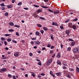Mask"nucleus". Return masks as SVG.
Listing matches in <instances>:
<instances>
[{"label": "nucleus", "instance_id": "a19ab883", "mask_svg": "<svg viewBox=\"0 0 79 79\" xmlns=\"http://www.w3.org/2000/svg\"><path fill=\"white\" fill-rule=\"evenodd\" d=\"M29 55L30 56H33V54L31 52H30L29 53Z\"/></svg>", "mask_w": 79, "mask_h": 79}, {"label": "nucleus", "instance_id": "72a5a7b5", "mask_svg": "<svg viewBox=\"0 0 79 79\" xmlns=\"http://www.w3.org/2000/svg\"><path fill=\"white\" fill-rule=\"evenodd\" d=\"M48 11H50V12H51V13H53V10H51L50 9H48Z\"/></svg>", "mask_w": 79, "mask_h": 79}, {"label": "nucleus", "instance_id": "09e8293b", "mask_svg": "<svg viewBox=\"0 0 79 79\" xmlns=\"http://www.w3.org/2000/svg\"><path fill=\"white\" fill-rule=\"evenodd\" d=\"M60 28L61 29H64V27L61 26H60Z\"/></svg>", "mask_w": 79, "mask_h": 79}, {"label": "nucleus", "instance_id": "864d4df0", "mask_svg": "<svg viewBox=\"0 0 79 79\" xmlns=\"http://www.w3.org/2000/svg\"><path fill=\"white\" fill-rule=\"evenodd\" d=\"M63 64L64 65V66H68V64Z\"/></svg>", "mask_w": 79, "mask_h": 79}, {"label": "nucleus", "instance_id": "2f4dec72", "mask_svg": "<svg viewBox=\"0 0 79 79\" xmlns=\"http://www.w3.org/2000/svg\"><path fill=\"white\" fill-rule=\"evenodd\" d=\"M14 27H18V28H19V27H20V26H19V25H15V26H14Z\"/></svg>", "mask_w": 79, "mask_h": 79}, {"label": "nucleus", "instance_id": "7ed1b4c3", "mask_svg": "<svg viewBox=\"0 0 79 79\" xmlns=\"http://www.w3.org/2000/svg\"><path fill=\"white\" fill-rule=\"evenodd\" d=\"M73 73L70 72H69L67 74L66 76L67 77H68L69 78H70V77H71V76H73Z\"/></svg>", "mask_w": 79, "mask_h": 79}, {"label": "nucleus", "instance_id": "f704fd0d", "mask_svg": "<svg viewBox=\"0 0 79 79\" xmlns=\"http://www.w3.org/2000/svg\"><path fill=\"white\" fill-rule=\"evenodd\" d=\"M5 15L6 16H8V12H6L5 14Z\"/></svg>", "mask_w": 79, "mask_h": 79}, {"label": "nucleus", "instance_id": "9d476101", "mask_svg": "<svg viewBox=\"0 0 79 79\" xmlns=\"http://www.w3.org/2000/svg\"><path fill=\"white\" fill-rule=\"evenodd\" d=\"M35 44H36L37 45H39V44H40V42L38 40L35 41Z\"/></svg>", "mask_w": 79, "mask_h": 79}, {"label": "nucleus", "instance_id": "5fc2aeb1", "mask_svg": "<svg viewBox=\"0 0 79 79\" xmlns=\"http://www.w3.org/2000/svg\"><path fill=\"white\" fill-rule=\"evenodd\" d=\"M5 10V7H2V10Z\"/></svg>", "mask_w": 79, "mask_h": 79}, {"label": "nucleus", "instance_id": "f8f14e48", "mask_svg": "<svg viewBox=\"0 0 79 79\" xmlns=\"http://www.w3.org/2000/svg\"><path fill=\"white\" fill-rule=\"evenodd\" d=\"M9 25L11 26H14V23H13V22H10L9 23Z\"/></svg>", "mask_w": 79, "mask_h": 79}, {"label": "nucleus", "instance_id": "423d86ee", "mask_svg": "<svg viewBox=\"0 0 79 79\" xmlns=\"http://www.w3.org/2000/svg\"><path fill=\"white\" fill-rule=\"evenodd\" d=\"M72 25L73 24H72V23H68V26L69 27H70V28H72V27L73 26Z\"/></svg>", "mask_w": 79, "mask_h": 79}, {"label": "nucleus", "instance_id": "58836bf2", "mask_svg": "<svg viewBox=\"0 0 79 79\" xmlns=\"http://www.w3.org/2000/svg\"><path fill=\"white\" fill-rule=\"evenodd\" d=\"M71 48L70 47L68 48L67 49V50H68V51H71Z\"/></svg>", "mask_w": 79, "mask_h": 79}, {"label": "nucleus", "instance_id": "13d9d810", "mask_svg": "<svg viewBox=\"0 0 79 79\" xmlns=\"http://www.w3.org/2000/svg\"><path fill=\"white\" fill-rule=\"evenodd\" d=\"M63 69H67V67H66L65 66H63Z\"/></svg>", "mask_w": 79, "mask_h": 79}, {"label": "nucleus", "instance_id": "4468645a", "mask_svg": "<svg viewBox=\"0 0 79 79\" xmlns=\"http://www.w3.org/2000/svg\"><path fill=\"white\" fill-rule=\"evenodd\" d=\"M56 74L58 76H61V73L60 72L56 73Z\"/></svg>", "mask_w": 79, "mask_h": 79}, {"label": "nucleus", "instance_id": "a878e982", "mask_svg": "<svg viewBox=\"0 0 79 79\" xmlns=\"http://www.w3.org/2000/svg\"><path fill=\"white\" fill-rule=\"evenodd\" d=\"M68 22H69V19H67V20H66L65 21V23H68Z\"/></svg>", "mask_w": 79, "mask_h": 79}, {"label": "nucleus", "instance_id": "4be33fe9", "mask_svg": "<svg viewBox=\"0 0 79 79\" xmlns=\"http://www.w3.org/2000/svg\"><path fill=\"white\" fill-rule=\"evenodd\" d=\"M4 35L6 37H8V36H10V35H11V34H6Z\"/></svg>", "mask_w": 79, "mask_h": 79}, {"label": "nucleus", "instance_id": "052dcab7", "mask_svg": "<svg viewBox=\"0 0 79 79\" xmlns=\"http://www.w3.org/2000/svg\"><path fill=\"white\" fill-rule=\"evenodd\" d=\"M54 46H52L51 47V49H53V48H54Z\"/></svg>", "mask_w": 79, "mask_h": 79}, {"label": "nucleus", "instance_id": "b1692460", "mask_svg": "<svg viewBox=\"0 0 79 79\" xmlns=\"http://www.w3.org/2000/svg\"><path fill=\"white\" fill-rule=\"evenodd\" d=\"M41 7L42 8H45V9H47L48 8V7L46 6H41Z\"/></svg>", "mask_w": 79, "mask_h": 79}, {"label": "nucleus", "instance_id": "4c0bfd02", "mask_svg": "<svg viewBox=\"0 0 79 79\" xmlns=\"http://www.w3.org/2000/svg\"><path fill=\"white\" fill-rule=\"evenodd\" d=\"M41 11H42V10H41V9L38 10L37 11V12H38V13H40V12H41Z\"/></svg>", "mask_w": 79, "mask_h": 79}, {"label": "nucleus", "instance_id": "393cba45", "mask_svg": "<svg viewBox=\"0 0 79 79\" xmlns=\"http://www.w3.org/2000/svg\"><path fill=\"white\" fill-rule=\"evenodd\" d=\"M38 65H39L40 66L42 65V63L41 62H38Z\"/></svg>", "mask_w": 79, "mask_h": 79}, {"label": "nucleus", "instance_id": "dca6fc26", "mask_svg": "<svg viewBox=\"0 0 79 79\" xmlns=\"http://www.w3.org/2000/svg\"><path fill=\"white\" fill-rule=\"evenodd\" d=\"M35 35H40V33L39 31H37L35 32Z\"/></svg>", "mask_w": 79, "mask_h": 79}, {"label": "nucleus", "instance_id": "37998d69", "mask_svg": "<svg viewBox=\"0 0 79 79\" xmlns=\"http://www.w3.org/2000/svg\"><path fill=\"white\" fill-rule=\"evenodd\" d=\"M51 47V44H48L47 45V47L50 48Z\"/></svg>", "mask_w": 79, "mask_h": 79}, {"label": "nucleus", "instance_id": "9b49d317", "mask_svg": "<svg viewBox=\"0 0 79 79\" xmlns=\"http://www.w3.org/2000/svg\"><path fill=\"white\" fill-rule=\"evenodd\" d=\"M65 33L66 34H67V35H69L70 33V31L69 30H67L65 31Z\"/></svg>", "mask_w": 79, "mask_h": 79}, {"label": "nucleus", "instance_id": "3c124183", "mask_svg": "<svg viewBox=\"0 0 79 79\" xmlns=\"http://www.w3.org/2000/svg\"><path fill=\"white\" fill-rule=\"evenodd\" d=\"M69 41H74V40H73V39H69Z\"/></svg>", "mask_w": 79, "mask_h": 79}, {"label": "nucleus", "instance_id": "774afa93", "mask_svg": "<svg viewBox=\"0 0 79 79\" xmlns=\"http://www.w3.org/2000/svg\"><path fill=\"white\" fill-rule=\"evenodd\" d=\"M34 48L36 49L37 48V47L36 46H35L33 47Z\"/></svg>", "mask_w": 79, "mask_h": 79}, {"label": "nucleus", "instance_id": "aec40b11", "mask_svg": "<svg viewBox=\"0 0 79 79\" xmlns=\"http://www.w3.org/2000/svg\"><path fill=\"white\" fill-rule=\"evenodd\" d=\"M22 4V2H19L18 3V6H21V5Z\"/></svg>", "mask_w": 79, "mask_h": 79}, {"label": "nucleus", "instance_id": "49530a36", "mask_svg": "<svg viewBox=\"0 0 79 79\" xmlns=\"http://www.w3.org/2000/svg\"><path fill=\"white\" fill-rule=\"evenodd\" d=\"M69 69L70 71H74V69Z\"/></svg>", "mask_w": 79, "mask_h": 79}, {"label": "nucleus", "instance_id": "5701e85b", "mask_svg": "<svg viewBox=\"0 0 79 79\" xmlns=\"http://www.w3.org/2000/svg\"><path fill=\"white\" fill-rule=\"evenodd\" d=\"M57 63L58 64H59V65H60L61 64V62L59 60H57Z\"/></svg>", "mask_w": 79, "mask_h": 79}, {"label": "nucleus", "instance_id": "69168bd1", "mask_svg": "<svg viewBox=\"0 0 79 79\" xmlns=\"http://www.w3.org/2000/svg\"><path fill=\"white\" fill-rule=\"evenodd\" d=\"M54 25H55V26H58V24H57V23H56V22Z\"/></svg>", "mask_w": 79, "mask_h": 79}, {"label": "nucleus", "instance_id": "bb28decb", "mask_svg": "<svg viewBox=\"0 0 79 79\" xmlns=\"http://www.w3.org/2000/svg\"><path fill=\"white\" fill-rule=\"evenodd\" d=\"M31 39H32V40H36L37 38L36 37H35V38H31Z\"/></svg>", "mask_w": 79, "mask_h": 79}, {"label": "nucleus", "instance_id": "7c9ffc66", "mask_svg": "<svg viewBox=\"0 0 79 79\" xmlns=\"http://www.w3.org/2000/svg\"><path fill=\"white\" fill-rule=\"evenodd\" d=\"M12 41L13 43H15V44H17V41L15 40H12Z\"/></svg>", "mask_w": 79, "mask_h": 79}, {"label": "nucleus", "instance_id": "338daca9", "mask_svg": "<svg viewBox=\"0 0 79 79\" xmlns=\"http://www.w3.org/2000/svg\"><path fill=\"white\" fill-rule=\"evenodd\" d=\"M13 77L14 79H16V77H15V76H13Z\"/></svg>", "mask_w": 79, "mask_h": 79}, {"label": "nucleus", "instance_id": "c85d7f7f", "mask_svg": "<svg viewBox=\"0 0 79 79\" xmlns=\"http://www.w3.org/2000/svg\"><path fill=\"white\" fill-rule=\"evenodd\" d=\"M1 39L2 40H3L4 41H5V40H6L5 38L2 37L1 38Z\"/></svg>", "mask_w": 79, "mask_h": 79}, {"label": "nucleus", "instance_id": "ea45409f", "mask_svg": "<svg viewBox=\"0 0 79 79\" xmlns=\"http://www.w3.org/2000/svg\"><path fill=\"white\" fill-rule=\"evenodd\" d=\"M7 40L8 41V42H11V39H10V38H9L8 39H7Z\"/></svg>", "mask_w": 79, "mask_h": 79}, {"label": "nucleus", "instance_id": "bf43d9fd", "mask_svg": "<svg viewBox=\"0 0 79 79\" xmlns=\"http://www.w3.org/2000/svg\"><path fill=\"white\" fill-rule=\"evenodd\" d=\"M4 44L5 45H7V42H6V41H4Z\"/></svg>", "mask_w": 79, "mask_h": 79}, {"label": "nucleus", "instance_id": "f03ea898", "mask_svg": "<svg viewBox=\"0 0 79 79\" xmlns=\"http://www.w3.org/2000/svg\"><path fill=\"white\" fill-rule=\"evenodd\" d=\"M52 61L53 59H50L49 60H48L47 62V65H48V66H49L50 64H51V63L52 62Z\"/></svg>", "mask_w": 79, "mask_h": 79}, {"label": "nucleus", "instance_id": "c756f323", "mask_svg": "<svg viewBox=\"0 0 79 79\" xmlns=\"http://www.w3.org/2000/svg\"><path fill=\"white\" fill-rule=\"evenodd\" d=\"M40 32L42 34H43L44 33V31L43 30H40Z\"/></svg>", "mask_w": 79, "mask_h": 79}, {"label": "nucleus", "instance_id": "c9c22d12", "mask_svg": "<svg viewBox=\"0 0 79 79\" xmlns=\"http://www.w3.org/2000/svg\"><path fill=\"white\" fill-rule=\"evenodd\" d=\"M9 32H12V31H14V30L12 29H10L9 30Z\"/></svg>", "mask_w": 79, "mask_h": 79}, {"label": "nucleus", "instance_id": "6e6d98bb", "mask_svg": "<svg viewBox=\"0 0 79 79\" xmlns=\"http://www.w3.org/2000/svg\"><path fill=\"white\" fill-rule=\"evenodd\" d=\"M16 35H18V36H19V33H18V32H16Z\"/></svg>", "mask_w": 79, "mask_h": 79}, {"label": "nucleus", "instance_id": "4d7b16f0", "mask_svg": "<svg viewBox=\"0 0 79 79\" xmlns=\"http://www.w3.org/2000/svg\"><path fill=\"white\" fill-rule=\"evenodd\" d=\"M53 72L52 71H50V75H52V74H53Z\"/></svg>", "mask_w": 79, "mask_h": 79}, {"label": "nucleus", "instance_id": "de8ad7c7", "mask_svg": "<svg viewBox=\"0 0 79 79\" xmlns=\"http://www.w3.org/2000/svg\"><path fill=\"white\" fill-rule=\"evenodd\" d=\"M15 1H16V0H12L11 3H14L15 2Z\"/></svg>", "mask_w": 79, "mask_h": 79}, {"label": "nucleus", "instance_id": "c03bdc74", "mask_svg": "<svg viewBox=\"0 0 79 79\" xmlns=\"http://www.w3.org/2000/svg\"><path fill=\"white\" fill-rule=\"evenodd\" d=\"M51 38L52 40H53V37L52 36H53V35L51 34Z\"/></svg>", "mask_w": 79, "mask_h": 79}, {"label": "nucleus", "instance_id": "cd10ccee", "mask_svg": "<svg viewBox=\"0 0 79 79\" xmlns=\"http://www.w3.org/2000/svg\"><path fill=\"white\" fill-rule=\"evenodd\" d=\"M37 26L39 27H42V25L40 24H37Z\"/></svg>", "mask_w": 79, "mask_h": 79}, {"label": "nucleus", "instance_id": "412c9836", "mask_svg": "<svg viewBox=\"0 0 79 79\" xmlns=\"http://www.w3.org/2000/svg\"><path fill=\"white\" fill-rule=\"evenodd\" d=\"M0 6H5L6 5H4V4L3 3H2L0 4Z\"/></svg>", "mask_w": 79, "mask_h": 79}, {"label": "nucleus", "instance_id": "a211bd4d", "mask_svg": "<svg viewBox=\"0 0 79 79\" xmlns=\"http://www.w3.org/2000/svg\"><path fill=\"white\" fill-rule=\"evenodd\" d=\"M75 44L76 43H75V42H72L71 43V45L72 46H74V45H75Z\"/></svg>", "mask_w": 79, "mask_h": 79}, {"label": "nucleus", "instance_id": "6e6552de", "mask_svg": "<svg viewBox=\"0 0 79 79\" xmlns=\"http://www.w3.org/2000/svg\"><path fill=\"white\" fill-rule=\"evenodd\" d=\"M54 14H59L60 13V10H57L53 12Z\"/></svg>", "mask_w": 79, "mask_h": 79}, {"label": "nucleus", "instance_id": "ddd939ff", "mask_svg": "<svg viewBox=\"0 0 79 79\" xmlns=\"http://www.w3.org/2000/svg\"><path fill=\"white\" fill-rule=\"evenodd\" d=\"M13 6L11 5H9L7 6V8H13Z\"/></svg>", "mask_w": 79, "mask_h": 79}, {"label": "nucleus", "instance_id": "0e129e2a", "mask_svg": "<svg viewBox=\"0 0 79 79\" xmlns=\"http://www.w3.org/2000/svg\"><path fill=\"white\" fill-rule=\"evenodd\" d=\"M60 47H61V48H63V45H62V44H61L60 45Z\"/></svg>", "mask_w": 79, "mask_h": 79}, {"label": "nucleus", "instance_id": "6ab92c4d", "mask_svg": "<svg viewBox=\"0 0 79 79\" xmlns=\"http://www.w3.org/2000/svg\"><path fill=\"white\" fill-rule=\"evenodd\" d=\"M77 73H79V68L78 67H77L76 68Z\"/></svg>", "mask_w": 79, "mask_h": 79}, {"label": "nucleus", "instance_id": "0eeeda50", "mask_svg": "<svg viewBox=\"0 0 79 79\" xmlns=\"http://www.w3.org/2000/svg\"><path fill=\"white\" fill-rule=\"evenodd\" d=\"M56 57L57 58H60L61 57V53H59L57 54L56 55Z\"/></svg>", "mask_w": 79, "mask_h": 79}, {"label": "nucleus", "instance_id": "f3484780", "mask_svg": "<svg viewBox=\"0 0 79 79\" xmlns=\"http://www.w3.org/2000/svg\"><path fill=\"white\" fill-rule=\"evenodd\" d=\"M43 29L44 31H47L48 30V28L45 27H43Z\"/></svg>", "mask_w": 79, "mask_h": 79}, {"label": "nucleus", "instance_id": "a18cd8bd", "mask_svg": "<svg viewBox=\"0 0 79 79\" xmlns=\"http://www.w3.org/2000/svg\"><path fill=\"white\" fill-rule=\"evenodd\" d=\"M52 53H53V51L52 50H51L50 51V54H52Z\"/></svg>", "mask_w": 79, "mask_h": 79}, {"label": "nucleus", "instance_id": "f257e3e1", "mask_svg": "<svg viewBox=\"0 0 79 79\" xmlns=\"http://www.w3.org/2000/svg\"><path fill=\"white\" fill-rule=\"evenodd\" d=\"M73 52L75 53H76L77 52L78 53H79V48L75 47L74 48L73 50Z\"/></svg>", "mask_w": 79, "mask_h": 79}, {"label": "nucleus", "instance_id": "473e14b6", "mask_svg": "<svg viewBox=\"0 0 79 79\" xmlns=\"http://www.w3.org/2000/svg\"><path fill=\"white\" fill-rule=\"evenodd\" d=\"M33 5L34 6H35V7L36 8H39V6L35 5Z\"/></svg>", "mask_w": 79, "mask_h": 79}, {"label": "nucleus", "instance_id": "680f3d73", "mask_svg": "<svg viewBox=\"0 0 79 79\" xmlns=\"http://www.w3.org/2000/svg\"><path fill=\"white\" fill-rule=\"evenodd\" d=\"M24 10H28V8L27 7L24 8Z\"/></svg>", "mask_w": 79, "mask_h": 79}, {"label": "nucleus", "instance_id": "603ef678", "mask_svg": "<svg viewBox=\"0 0 79 79\" xmlns=\"http://www.w3.org/2000/svg\"><path fill=\"white\" fill-rule=\"evenodd\" d=\"M78 20V19H77V18H76L75 19H74L73 20V21H77Z\"/></svg>", "mask_w": 79, "mask_h": 79}, {"label": "nucleus", "instance_id": "20e7f679", "mask_svg": "<svg viewBox=\"0 0 79 79\" xmlns=\"http://www.w3.org/2000/svg\"><path fill=\"white\" fill-rule=\"evenodd\" d=\"M14 56L15 57H18L19 56V52H16L14 53Z\"/></svg>", "mask_w": 79, "mask_h": 79}, {"label": "nucleus", "instance_id": "e2e57ef3", "mask_svg": "<svg viewBox=\"0 0 79 79\" xmlns=\"http://www.w3.org/2000/svg\"><path fill=\"white\" fill-rule=\"evenodd\" d=\"M41 76H45V74L42 73L41 74Z\"/></svg>", "mask_w": 79, "mask_h": 79}, {"label": "nucleus", "instance_id": "e433bc0d", "mask_svg": "<svg viewBox=\"0 0 79 79\" xmlns=\"http://www.w3.org/2000/svg\"><path fill=\"white\" fill-rule=\"evenodd\" d=\"M8 77H9L10 78V77H12V76L11 75L9 74L8 75Z\"/></svg>", "mask_w": 79, "mask_h": 79}, {"label": "nucleus", "instance_id": "79ce46f5", "mask_svg": "<svg viewBox=\"0 0 79 79\" xmlns=\"http://www.w3.org/2000/svg\"><path fill=\"white\" fill-rule=\"evenodd\" d=\"M39 18L40 19H45V18L43 17H40Z\"/></svg>", "mask_w": 79, "mask_h": 79}, {"label": "nucleus", "instance_id": "8fccbe9b", "mask_svg": "<svg viewBox=\"0 0 79 79\" xmlns=\"http://www.w3.org/2000/svg\"><path fill=\"white\" fill-rule=\"evenodd\" d=\"M31 45H34V41H31Z\"/></svg>", "mask_w": 79, "mask_h": 79}, {"label": "nucleus", "instance_id": "39448f33", "mask_svg": "<svg viewBox=\"0 0 79 79\" xmlns=\"http://www.w3.org/2000/svg\"><path fill=\"white\" fill-rule=\"evenodd\" d=\"M6 71V69L5 68L2 69H0V73H3V72Z\"/></svg>", "mask_w": 79, "mask_h": 79}, {"label": "nucleus", "instance_id": "2eb2a0df", "mask_svg": "<svg viewBox=\"0 0 79 79\" xmlns=\"http://www.w3.org/2000/svg\"><path fill=\"white\" fill-rule=\"evenodd\" d=\"M32 16H34V17H36V18H37V16H38V15H37L35 13L33 14L32 15Z\"/></svg>", "mask_w": 79, "mask_h": 79}, {"label": "nucleus", "instance_id": "1a4fd4ad", "mask_svg": "<svg viewBox=\"0 0 79 79\" xmlns=\"http://www.w3.org/2000/svg\"><path fill=\"white\" fill-rule=\"evenodd\" d=\"M72 28H73L74 30H77V29H76V26L75 25H73L72 27Z\"/></svg>", "mask_w": 79, "mask_h": 79}]
</instances>
